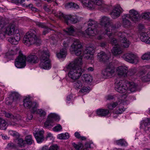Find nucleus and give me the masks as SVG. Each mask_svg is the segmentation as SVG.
Wrapping results in <instances>:
<instances>
[{
  "instance_id": "7",
  "label": "nucleus",
  "mask_w": 150,
  "mask_h": 150,
  "mask_svg": "<svg viewBox=\"0 0 150 150\" xmlns=\"http://www.w3.org/2000/svg\"><path fill=\"white\" fill-rule=\"evenodd\" d=\"M8 21L6 18L0 17V35L4 38L6 34L8 35H14L15 26L13 24L8 25Z\"/></svg>"
},
{
  "instance_id": "17",
  "label": "nucleus",
  "mask_w": 150,
  "mask_h": 150,
  "mask_svg": "<svg viewBox=\"0 0 150 150\" xmlns=\"http://www.w3.org/2000/svg\"><path fill=\"white\" fill-rule=\"evenodd\" d=\"M115 71L114 67L112 64L110 63L102 71V74L104 78H110L114 75Z\"/></svg>"
},
{
  "instance_id": "15",
  "label": "nucleus",
  "mask_w": 150,
  "mask_h": 150,
  "mask_svg": "<svg viewBox=\"0 0 150 150\" xmlns=\"http://www.w3.org/2000/svg\"><path fill=\"white\" fill-rule=\"evenodd\" d=\"M23 105L26 108L30 109L33 113L36 111L37 108L38 107V103L35 102H32L30 98L28 97H26L24 99Z\"/></svg>"
},
{
  "instance_id": "45",
  "label": "nucleus",
  "mask_w": 150,
  "mask_h": 150,
  "mask_svg": "<svg viewBox=\"0 0 150 150\" xmlns=\"http://www.w3.org/2000/svg\"><path fill=\"white\" fill-rule=\"evenodd\" d=\"M142 18L145 19H150V12H146L142 14Z\"/></svg>"
},
{
  "instance_id": "47",
  "label": "nucleus",
  "mask_w": 150,
  "mask_h": 150,
  "mask_svg": "<svg viewBox=\"0 0 150 150\" xmlns=\"http://www.w3.org/2000/svg\"><path fill=\"white\" fill-rule=\"evenodd\" d=\"M142 80L144 81H150V71L147 74L142 77Z\"/></svg>"
},
{
  "instance_id": "22",
  "label": "nucleus",
  "mask_w": 150,
  "mask_h": 150,
  "mask_svg": "<svg viewBox=\"0 0 150 150\" xmlns=\"http://www.w3.org/2000/svg\"><path fill=\"white\" fill-rule=\"evenodd\" d=\"M20 39V35L19 33H17L13 35V37H11L8 38V40L11 44L17 45Z\"/></svg>"
},
{
  "instance_id": "60",
  "label": "nucleus",
  "mask_w": 150,
  "mask_h": 150,
  "mask_svg": "<svg viewBox=\"0 0 150 150\" xmlns=\"http://www.w3.org/2000/svg\"><path fill=\"white\" fill-rule=\"evenodd\" d=\"M114 98V96L111 95H109L106 97V98L107 100L113 99Z\"/></svg>"
},
{
  "instance_id": "48",
  "label": "nucleus",
  "mask_w": 150,
  "mask_h": 150,
  "mask_svg": "<svg viewBox=\"0 0 150 150\" xmlns=\"http://www.w3.org/2000/svg\"><path fill=\"white\" fill-rule=\"evenodd\" d=\"M37 113L39 114L40 116L44 117L46 115V112L42 109H38L37 110Z\"/></svg>"
},
{
  "instance_id": "3",
  "label": "nucleus",
  "mask_w": 150,
  "mask_h": 150,
  "mask_svg": "<svg viewBox=\"0 0 150 150\" xmlns=\"http://www.w3.org/2000/svg\"><path fill=\"white\" fill-rule=\"evenodd\" d=\"M65 36L60 33H57L55 35H51L50 37V43L52 45L56 44L58 40H62L64 39L63 45L65 48L61 50L59 53L57 54V57L59 58H62L65 57L66 55L67 50L70 44L71 39L69 38L64 39Z\"/></svg>"
},
{
  "instance_id": "64",
  "label": "nucleus",
  "mask_w": 150,
  "mask_h": 150,
  "mask_svg": "<svg viewBox=\"0 0 150 150\" xmlns=\"http://www.w3.org/2000/svg\"><path fill=\"white\" fill-rule=\"evenodd\" d=\"M44 9L45 11L47 12H50L51 10V9H50L49 8H48L46 6H45L44 7Z\"/></svg>"
},
{
  "instance_id": "51",
  "label": "nucleus",
  "mask_w": 150,
  "mask_h": 150,
  "mask_svg": "<svg viewBox=\"0 0 150 150\" xmlns=\"http://www.w3.org/2000/svg\"><path fill=\"white\" fill-rule=\"evenodd\" d=\"M75 136L78 139H81L82 140H85L86 138L83 136H81L80 134L78 132H76L74 134Z\"/></svg>"
},
{
  "instance_id": "36",
  "label": "nucleus",
  "mask_w": 150,
  "mask_h": 150,
  "mask_svg": "<svg viewBox=\"0 0 150 150\" xmlns=\"http://www.w3.org/2000/svg\"><path fill=\"white\" fill-rule=\"evenodd\" d=\"M69 137V134L66 133L64 134H61L58 135L57 138L60 139H68Z\"/></svg>"
},
{
  "instance_id": "35",
  "label": "nucleus",
  "mask_w": 150,
  "mask_h": 150,
  "mask_svg": "<svg viewBox=\"0 0 150 150\" xmlns=\"http://www.w3.org/2000/svg\"><path fill=\"white\" fill-rule=\"evenodd\" d=\"M7 127L6 122L0 118V129L2 130L5 129Z\"/></svg>"
},
{
  "instance_id": "12",
  "label": "nucleus",
  "mask_w": 150,
  "mask_h": 150,
  "mask_svg": "<svg viewBox=\"0 0 150 150\" xmlns=\"http://www.w3.org/2000/svg\"><path fill=\"white\" fill-rule=\"evenodd\" d=\"M122 57L125 61L132 64H137L139 60L137 55L132 52H129L123 55Z\"/></svg>"
},
{
  "instance_id": "49",
  "label": "nucleus",
  "mask_w": 150,
  "mask_h": 150,
  "mask_svg": "<svg viewBox=\"0 0 150 150\" xmlns=\"http://www.w3.org/2000/svg\"><path fill=\"white\" fill-rule=\"evenodd\" d=\"M7 147L8 148L11 149H16V146L15 144L12 142H10L8 144Z\"/></svg>"
},
{
  "instance_id": "33",
  "label": "nucleus",
  "mask_w": 150,
  "mask_h": 150,
  "mask_svg": "<svg viewBox=\"0 0 150 150\" xmlns=\"http://www.w3.org/2000/svg\"><path fill=\"white\" fill-rule=\"evenodd\" d=\"M65 7L66 8H74L77 9L79 8V6L74 3L71 2L66 4Z\"/></svg>"
},
{
  "instance_id": "19",
  "label": "nucleus",
  "mask_w": 150,
  "mask_h": 150,
  "mask_svg": "<svg viewBox=\"0 0 150 150\" xmlns=\"http://www.w3.org/2000/svg\"><path fill=\"white\" fill-rule=\"evenodd\" d=\"M129 17L132 21L136 22L140 20V16L137 11L132 9L129 11Z\"/></svg>"
},
{
  "instance_id": "29",
  "label": "nucleus",
  "mask_w": 150,
  "mask_h": 150,
  "mask_svg": "<svg viewBox=\"0 0 150 150\" xmlns=\"http://www.w3.org/2000/svg\"><path fill=\"white\" fill-rule=\"evenodd\" d=\"M128 14H125L122 16V22L123 26L125 28H128L131 25V23L128 20L129 18Z\"/></svg>"
},
{
  "instance_id": "43",
  "label": "nucleus",
  "mask_w": 150,
  "mask_h": 150,
  "mask_svg": "<svg viewBox=\"0 0 150 150\" xmlns=\"http://www.w3.org/2000/svg\"><path fill=\"white\" fill-rule=\"evenodd\" d=\"M141 58L144 60H150V52L144 54L142 56Z\"/></svg>"
},
{
  "instance_id": "14",
  "label": "nucleus",
  "mask_w": 150,
  "mask_h": 150,
  "mask_svg": "<svg viewBox=\"0 0 150 150\" xmlns=\"http://www.w3.org/2000/svg\"><path fill=\"white\" fill-rule=\"evenodd\" d=\"M100 25L104 27V33L106 35H110L111 33L110 30L111 22L110 18L107 16L102 17L100 20Z\"/></svg>"
},
{
  "instance_id": "5",
  "label": "nucleus",
  "mask_w": 150,
  "mask_h": 150,
  "mask_svg": "<svg viewBox=\"0 0 150 150\" xmlns=\"http://www.w3.org/2000/svg\"><path fill=\"white\" fill-rule=\"evenodd\" d=\"M83 5L90 10L98 9L102 12L106 11L108 7L102 0H81Z\"/></svg>"
},
{
  "instance_id": "44",
  "label": "nucleus",
  "mask_w": 150,
  "mask_h": 150,
  "mask_svg": "<svg viewBox=\"0 0 150 150\" xmlns=\"http://www.w3.org/2000/svg\"><path fill=\"white\" fill-rule=\"evenodd\" d=\"M17 144L18 146L21 147L24 146L25 144V141L22 139L19 138L18 139Z\"/></svg>"
},
{
  "instance_id": "24",
  "label": "nucleus",
  "mask_w": 150,
  "mask_h": 150,
  "mask_svg": "<svg viewBox=\"0 0 150 150\" xmlns=\"http://www.w3.org/2000/svg\"><path fill=\"white\" fill-rule=\"evenodd\" d=\"M66 18V22L67 25H68L69 21H71L74 23H77L78 21L79 17L76 15L71 16L70 15H67L65 17Z\"/></svg>"
},
{
  "instance_id": "58",
  "label": "nucleus",
  "mask_w": 150,
  "mask_h": 150,
  "mask_svg": "<svg viewBox=\"0 0 150 150\" xmlns=\"http://www.w3.org/2000/svg\"><path fill=\"white\" fill-rule=\"evenodd\" d=\"M146 72V70L144 69L143 67L141 68V69L139 72V76H142Z\"/></svg>"
},
{
  "instance_id": "27",
  "label": "nucleus",
  "mask_w": 150,
  "mask_h": 150,
  "mask_svg": "<svg viewBox=\"0 0 150 150\" xmlns=\"http://www.w3.org/2000/svg\"><path fill=\"white\" fill-rule=\"evenodd\" d=\"M44 131L43 130H40L37 131L36 133H34L35 138L38 143L42 142L44 140V137L43 134Z\"/></svg>"
},
{
  "instance_id": "4",
  "label": "nucleus",
  "mask_w": 150,
  "mask_h": 150,
  "mask_svg": "<svg viewBox=\"0 0 150 150\" xmlns=\"http://www.w3.org/2000/svg\"><path fill=\"white\" fill-rule=\"evenodd\" d=\"M121 23L119 21H118L116 23L113 24L110 27L111 29L110 30L111 33L110 35H107L109 37V39H112V38L114 35H117L120 42V44L121 46L124 47H128L129 45L130 42L125 38L126 35L128 36V34L125 32H117V30L121 26Z\"/></svg>"
},
{
  "instance_id": "42",
  "label": "nucleus",
  "mask_w": 150,
  "mask_h": 150,
  "mask_svg": "<svg viewBox=\"0 0 150 150\" xmlns=\"http://www.w3.org/2000/svg\"><path fill=\"white\" fill-rule=\"evenodd\" d=\"M12 96L13 97V101H16L19 99L20 96L18 93L16 92H13L12 93Z\"/></svg>"
},
{
  "instance_id": "23",
  "label": "nucleus",
  "mask_w": 150,
  "mask_h": 150,
  "mask_svg": "<svg viewBox=\"0 0 150 150\" xmlns=\"http://www.w3.org/2000/svg\"><path fill=\"white\" fill-rule=\"evenodd\" d=\"M67 30H64V33L67 35L75 36L76 34H78V30L73 26L67 28Z\"/></svg>"
},
{
  "instance_id": "56",
  "label": "nucleus",
  "mask_w": 150,
  "mask_h": 150,
  "mask_svg": "<svg viewBox=\"0 0 150 150\" xmlns=\"http://www.w3.org/2000/svg\"><path fill=\"white\" fill-rule=\"evenodd\" d=\"M136 72V70L135 69H131L129 70V71H128V74L129 75L132 76L134 75Z\"/></svg>"
},
{
  "instance_id": "52",
  "label": "nucleus",
  "mask_w": 150,
  "mask_h": 150,
  "mask_svg": "<svg viewBox=\"0 0 150 150\" xmlns=\"http://www.w3.org/2000/svg\"><path fill=\"white\" fill-rule=\"evenodd\" d=\"M62 129L61 126L59 124H58L57 125L53 128V131L56 132H58L60 131Z\"/></svg>"
},
{
  "instance_id": "31",
  "label": "nucleus",
  "mask_w": 150,
  "mask_h": 150,
  "mask_svg": "<svg viewBox=\"0 0 150 150\" xmlns=\"http://www.w3.org/2000/svg\"><path fill=\"white\" fill-rule=\"evenodd\" d=\"M5 116L7 117L11 118L12 119H11L12 120L11 121L13 122V123H11L10 124V125H15L16 124H18L17 123L13 122V121H14L15 122H17L19 121V120H20V118H17L14 116H13L12 114L6 112L5 113Z\"/></svg>"
},
{
  "instance_id": "2",
  "label": "nucleus",
  "mask_w": 150,
  "mask_h": 150,
  "mask_svg": "<svg viewBox=\"0 0 150 150\" xmlns=\"http://www.w3.org/2000/svg\"><path fill=\"white\" fill-rule=\"evenodd\" d=\"M82 63L81 59H76L66 67L67 69L69 70L68 76L69 78L73 80H76L81 77L83 73L81 68Z\"/></svg>"
},
{
  "instance_id": "46",
  "label": "nucleus",
  "mask_w": 150,
  "mask_h": 150,
  "mask_svg": "<svg viewBox=\"0 0 150 150\" xmlns=\"http://www.w3.org/2000/svg\"><path fill=\"white\" fill-rule=\"evenodd\" d=\"M115 143L117 145L123 146L125 144V141L123 139H120L115 141Z\"/></svg>"
},
{
  "instance_id": "30",
  "label": "nucleus",
  "mask_w": 150,
  "mask_h": 150,
  "mask_svg": "<svg viewBox=\"0 0 150 150\" xmlns=\"http://www.w3.org/2000/svg\"><path fill=\"white\" fill-rule=\"evenodd\" d=\"M96 113L99 116L105 117L108 116L110 112L109 110L108 109H100L97 110Z\"/></svg>"
},
{
  "instance_id": "13",
  "label": "nucleus",
  "mask_w": 150,
  "mask_h": 150,
  "mask_svg": "<svg viewBox=\"0 0 150 150\" xmlns=\"http://www.w3.org/2000/svg\"><path fill=\"white\" fill-rule=\"evenodd\" d=\"M59 117L58 115L55 113H51L48 116L44 123V126L47 128H51L54 125V120L59 121Z\"/></svg>"
},
{
  "instance_id": "39",
  "label": "nucleus",
  "mask_w": 150,
  "mask_h": 150,
  "mask_svg": "<svg viewBox=\"0 0 150 150\" xmlns=\"http://www.w3.org/2000/svg\"><path fill=\"white\" fill-rule=\"evenodd\" d=\"M74 86L76 88H80L82 86L81 82L80 81L76 80L74 83Z\"/></svg>"
},
{
  "instance_id": "18",
  "label": "nucleus",
  "mask_w": 150,
  "mask_h": 150,
  "mask_svg": "<svg viewBox=\"0 0 150 150\" xmlns=\"http://www.w3.org/2000/svg\"><path fill=\"white\" fill-rule=\"evenodd\" d=\"M123 11V10L120 6L117 5L115 6L110 14L112 18L115 19L119 17Z\"/></svg>"
},
{
  "instance_id": "9",
  "label": "nucleus",
  "mask_w": 150,
  "mask_h": 150,
  "mask_svg": "<svg viewBox=\"0 0 150 150\" xmlns=\"http://www.w3.org/2000/svg\"><path fill=\"white\" fill-rule=\"evenodd\" d=\"M115 90L120 93H123L126 92L125 94L122 95V99L126 98L127 96V91L128 88L126 85V82L121 80L120 78H116L115 80Z\"/></svg>"
},
{
  "instance_id": "61",
  "label": "nucleus",
  "mask_w": 150,
  "mask_h": 150,
  "mask_svg": "<svg viewBox=\"0 0 150 150\" xmlns=\"http://www.w3.org/2000/svg\"><path fill=\"white\" fill-rule=\"evenodd\" d=\"M33 117V115L31 113H30L27 115V118L29 120L32 119Z\"/></svg>"
},
{
  "instance_id": "40",
  "label": "nucleus",
  "mask_w": 150,
  "mask_h": 150,
  "mask_svg": "<svg viewBox=\"0 0 150 150\" xmlns=\"http://www.w3.org/2000/svg\"><path fill=\"white\" fill-rule=\"evenodd\" d=\"M118 105L117 102H114L110 103L108 104V108L110 110H112L114 108L116 107Z\"/></svg>"
},
{
  "instance_id": "37",
  "label": "nucleus",
  "mask_w": 150,
  "mask_h": 150,
  "mask_svg": "<svg viewBox=\"0 0 150 150\" xmlns=\"http://www.w3.org/2000/svg\"><path fill=\"white\" fill-rule=\"evenodd\" d=\"M25 141L26 143L29 145L32 144L33 142L31 135H30L25 137Z\"/></svg>"
},
{
  "instance_id": "54",
  "label": "nucleus",
  "mask_w": 150,
  "mask_h": 150,
  "mask_svg": "<svg viewBox=\"0 0 150 150\" xmlns=\"http://www.w3.org/2000/svg\"><path fill=\"white\" fill-rule=\"evenodd\" d=\"M8 133L10 135L13 137H17L18 136V133L17 132L13 130H10L9 131Z\"/></svg>"
},
{
  "instance_id": "26",
  "label": "nucleus",
  "mask_w": 150,
  "mask_h": 150,
  "mask_svg": "<svg viewBox=\"0 0 150 150\" xmlns=\"http://www.w3.org/2000/svg\"><path fill=\"white\" fill-rule=\"evenodd\" d=\"M141 127L145 132L148 130L150 128V121L147 118L142 121Z\"/></svg>"
},
{
  "instance_id": "8",
  "label": "nucleus",
  "mask_w": 150,
  "mask_h": 150,
  "mask_svg": "<svg viewBox=\"0 0 150 150\" xmlns=\"http://www.w3.org/2000/svg\"><path fill=\"white\" fill-rule=\"evenodd\" d=\"M39 53L41 62L40 66L42 69H49L51 67L50 61L49 59L50 56L49 52L47 50H40Z\"/></svg>"
},
{
  "instance_id": "63",
  "label": "nucleus",
  "mask_w": 150,
  "mask_h": 150,
  "mask_svg": "<svg viewBox=\"0 0 150 150\" xmlns=\"http://www.w3.org/2000/svg\"><path fill=\"white\" fill-rule=\"evenodd\" d=\"M47 1L49 3H52V4L54 5H55V4H57V3L55 2L53 0H47Z\"/></svg>"
},
{
  "instance_id": "20",
  "label": "nucleus",
  "mask_w": 150,
  "mask_h": 150,
  "mask_svg": "<svg viewBox=\"0 0 150 150\" xmlns=\"http://www.w3.org/2000/svg\"><path fill=\"white\" fill-rule=\"evenodd\" d=\"M128 88L127 93H129L131 92H134L137 90L138 85L137 84L133 82H126V85Z\"/></svg>"
},
{
  "instance_id": "25",
  "label": "nucleus",
  "mask_w": 150,
  "mask_h": 150,
  "mask_svg": "<svg viewBox=\"0 0 150 150\" xmlns=\"http://www.w3.org/2000/svg\"><path fill=\"white\" fill-rule=\"evenodd\" d=\"M140 38L142 41L147 44H150V33H142L141 34Z\"/></svg>"
},
{
  "instance_id": "10",
  "label": "nucleus",
  "mask_w": 150,
  "mask_h": 150,
  "mask_svg": "<svg viewBox=\"0 0 150 150\" xmlns=\"http://www.w3.org/2000/svg\"><path fill=\"white\" fill-rule=\"evenodd\" d=\"M23 42L28 46L33 44L39 45L41 44V41L35 34L32 33H28L24 36Z\"/></svg>"
},
{
  "instance_id": "1",
  "label": "nucleus",
  "mask_w": 150,
  "mask_h": 150,
  "mask_svg": "<svg viewBox=\"0 0 150 150\" xmlns=\"http://www.w3.org/2000/svg\"><path fill=\"white\" fill-rule=\"evenodd\" d=\"M71 52H74L76 56H80L77 59H81V61L83 57L87 59H89L91 55L93 54L95 52V48L93 46L86 47L85 50L82 48V46L79 40L76 38H74L73 43L70 48Z\"/></svg>"
},
{
  "instance_id": "57",
  "label": "nucleus",
  "mask_w": 150,
  "mask_h": 150,
  "mask_svg": "<svg viewBox=\"0 0 150 150\" xmlns=\"http://www.w3.org/2000/svg\"><path fill=\"white\" fill-rule=\"evenodd\" d=\"M89 91V89L87 88L86 87H84L80 90V91L82 93H88Z\"/></svg>"
},
{
  "instance_id": "38",
  "label": "nucleus",
  "mask_w": 150,
  "mask_h": 150,
  "mask_svg": "<svg viewBox=\"0 0 150 150\" xmlns=\"http://www.w3.org/2000/svg\"><path fill=\"white\" fill-rule=\"evenodd\" d=\"M122 104H120L118 110L115 111V113L117 114H121L124 112L125 110V108L121 106Z\"/></svg>"
},
{
  "instance_id": "32",
  "label": "nucleus",
  "mask_w": 150,
  "mask_h": 150,
  "mask_svg": "<svg viewBox=\"0 0 150 150\" xmlns=\"http://www.w3.org/2000/svg\"><path fill=\"white\" fill-rule=\"evenodd\" d=\"M82 79L85 82L87 83L91 82L93 80L92 77L88 74H84L82 76Z\"/></svg>"
},
{
  "instance_id": "11",
  "label": "nucleus",
  "mask_w": 150,
  "mask_h": 150,
  "mask_svg": "<svg viewBox=\"0 0 150 150\" xmlns=\"http://www.w3.org/2000/svg\"><path fill=\"white\" fill-rule=\"evenodd\" d=\"M99 24L97 22L92 20H90L88 22V26H92L88 27L85 30L86 34L88 35L94 36L98 33L97 28L98 27Z\"/></svg>"
},
{
  "instance_id": "59",
  "label": "nucleus",
  "mask_w": 150,
  "mask_h": 150,
  "mask_svg": "<svg viewBox=\"0 0 150 150\" xmlns=\"http://www.w3.org/2000/svg\"><path fill=\"white\" fill-rule=\"evenodd\" d=\"M44 29V30L43 31V34L45 35L48 33L50 30V29L48 28L47 27Z\"/></svg>"
},
{
  "instance_id": "6",
  "label": "nucleus",
  "mask_w": 150,
  "mask_h": 150,
  "mask_svg": "<svg viewBox=\"0 0 150 150\" xmlns=\"http://www.w3.org/2000/svg\"><path fill=\"white\" fill-rule=\"evenodd\" d=\"M26 60L29 63L36 64L38 62L39 59L35 55L30 54L26 57L25 56L20 53L15 61V65L18 68L24 67L26 66Z\"/></svg>"
},
{
  "instance_id": "50",
  "label": "nucleus",
  "mask_w": 150,
  "mask_h": 150,
  "mask_svg": "<svg viewBox=\"0 0 150 150\" xmlns=\"http://www.w3.org/2000/svg\"><path fill=\"white\" fill-rule=\"evenodd\" d=\"M72 144L74 148L77 150H79L83 147V145L81 144H77L74 143H73Z\"/></svg>"
},
{
  "instance_id": "16",
  "label": "nucleus",
  "mask_w": 150,
  "mask_h": 150,
  "mask_svg": "<svg viewBox=\"0 0 150 150\" xmlns=\"http://www.w3.org/2000/svg\"><path fill=\"white\" fill-rule=\"evenodd\" d=\"M110 42L112 45H115L112 51V54L116 56L121 54L123 52L122 48L119 45V42L115 38L109 39Z\"/></svg>"
},
{
  "instance_id": "21",
  "label": "nucleus",
  "mask_w": 150,
  "mask_h": 150,
  "mask_svg": "<svg viewBox=\"0 0 150 150\" xmlns=\"http://www.w3.org/2000/svg\"><path fill=\"white\" fill-rule=\"evenodd\" d=\"M117 72L119 76L123 77L126 76L128 73V68L124 66H120L117 68Z\"/></svg>"
},
{
  "instance_id": "53",
  "label": "nucleus",
  "mask_w": 150,
  "mask_h": 150,
  "mask_svg": "<svg viewBox=\"0 0 150 150\" xmlns=\"http://www.w3.org/2000/svg\"><path fill=\"white\" fill-rule=\"evenodd\" d=\"M36 25L39 27L42 28H44L47 27L46 25L43 23H40L39 22H37L36 23Z\"/></svg>"
},
{
  "instance_id": "55",
  "label": "nucleus",
  "mask_w": 150,
  "mask_h": 150,
  "mask_svg": "<svg viewBox=\"0 0 150 150\" xmlns=\"http://www.w3.org/2000/svg\"><path fill=\"white\" fill-rule=\"evenodd\" d=\"M58 149L59 147L57 144H54L50 147L49 150H58Z\"/></svg>"
},
{
  "instance_id": "62",
  "label": "nucleus",
  "mask_w": 150,
  "mask_h": 150,
  "mask_svg": "<svg viewBox=\"0 0 150 150\" xmlns=\"http://www.w3.org/2000/svg\"><path fill=\"white\" fill-rule=\"evenodd\" d=\"M40 150H49V148L47 146H44L40 149Z\"/></svg>"
},
{
  "instance_id": "41",
  "label": "nucleus",
  "mask_w": 150,
  "mask_h": 150,
  "mask_svg": "<svg viewBox=\"0 0 150 150\" xmlns=\"http://www.w3.org/2000/svg\"><path fill=\"white\" fill-rule=\"evenodd\" d=\"M55 14V16L60 19L63 18L64 19L65 22H66L65 17L67 15H65L60 11H59L57 13H56Z\"/></svg>"
},
{
  "instance_id": "34",
  "label": "nucleus",
  "mask_w": 150,
  "mask_h": 150,
  "mask_svg": "<svg viewBox=\"0 0 150 150\" xmlns=\"http://www.w3.org/2000/svg\"><path fill=\"white\" fill-rule=\"evenodd\" d=\"M17 50L16 47L11 46L9 49L6 54L7 55H13L16 54L17 53Z\"/></svg>"
},
{
  "instance_id": "28",
  "label": "nucleus",
  "mask_w": 150,
  "mask_h": 150,
  "mask_svg": "<svg viewBox=\"0 0 150 150\" xmlns=\"http://www.w3.org/2000/svg\"><path fill=\"white\" fill-rule=\"evenodd\" d=\"M98 58L101 62H105L108 60L110 56L104 52H101L98 54Z\"/></svg>"
}]
</instances>
